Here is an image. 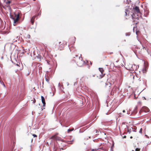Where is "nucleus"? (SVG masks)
Returning <instances> with one entry per match:
<instances>
[{
  "instance_id": "obj_1",
  "label": "nucleus",
  "mask_w": 151,
  "mask_h": 151,
  "mask_svg": "<svg viewBox=\"0 0 151 151\" xmlns=\"http://www.w3.org/2000/svg\"><path fill=\"white\" fill-rule=\"evenodd\" d=\"M73 60L76 62L78 66L81 67L85 64V62L83 60L82 58L78 55H74L73 56Z\"/></svg>"
},
{
  "instance_id": "obj_2",
  "label": "nucleus",
  "mask_w": 151,
  "mask_h": 151,
  "mask_svg": "<svg viewBox=\"0 0 151 151\" xmlns=\"http://www.w3.org/2000/svg\"><path fill=\"white\" fill-rule=\"evenodd\" d=\"M66 45V42L65 41L63 40L59 42L57 45L56 46L59 50H62Z\"/></svg>"
},
{
  "instance_id": "obj_3",
  "label": "nucleus",
  "mask_w": 151,
  "mask_h": 151,
  "mask_svg": "<svg viewBox=\"0 0 151 151\" xmlns=\"http://www.w3.org/2000/svg\"><path fill=\"white\" fill-rule=\"evenodd\" d=\"M10 17L14 20V24L17 22L19 19V14L18 13L17 14L14 13L13 15H11Z\"/></svg>"
},
{
  "instance_id": "obj_4",
  "label": "nucleus",
  "mask_w": 151,
  "mask_h": 151,
  "mask_svg": "<svg viewBox=\"0 0 151 151\" xmlns=\"http://www.w3.org/2000/svg\"><path fill=\"white\" fill-rule=\"evenodd\" d=\"M133 10L134 12L136 13L137 14L139 13L140 14V12L139 7L138 6H135V7H133Z\"/></svg>"
},
{
  "instance_id": "obj_5",
  "label": "nucleus",
  "mask_w": 151,
  "mask_h": 151,
  "mask_svg": "<svg viewBox=\"0 0 151 151\" xmlns=\"http://www.w3.org/2000/svg\"><path fill=\"white\" fill-rule=\"evenodd\" d=\"M111 86V84L109 82H107L106 83L105 87L108 91H110L111 90L110 86Z\"/></svg>"
},
{
  "instance_id": "obj_6",
  "label": "nucleus",
  "mask_w": 151,
  "mask_h": 151,
  "mask_svg": "<svg viewBox=\"0 0 151 151\" xmlns=\"http://www.w3.org/2000/svg\"><path fill=\"white\" fill-rule=\"evenodd\" d=\"M105 75V74H102L101 73L98 72L96 74V77L99 78H101L104 76Z\"/></svg>"
},
{
  "instance_id": "obj_7",
  "label": "nucleus",
  "mask_w": 151,
  "mask_h": 151,
  "mask_svg": "<svg viewBox=\"0 0 151 151\" xmlns=\"http://www.w3.org/2000/svg\"><path fill=\"white\" fill-rule=\"evenodd\" d=\"M132 16L134 22L135 21H137L136 20H138L139 19V17H136L135 16V14L134 13H133V14L132 15Z\"/></svg>"
},
{
  "instance_id": "obj_8",
  "label": "nucleus",
  "mask_w": 151,
  "mask_h": 151,
  "mask_svg": "<svg viewBox=\"0 0 151 151\" xmlns=\"http://www.w3.org/2000/svg\"><path fill=\"white\" fill-rule=\"evenodd\" d=\"M142 110L145 112H148L150 111V110L146 106L143 107Z\"/></svg>"
},
{
  "instance_id": "obj_9",
  "label": "nucleus",
  "mask_w": 151,
  "mask_h": 151,
  "mask_svg": "<svg viewBox=\"0 0 151 151\" xmlns=\"http://www.w3.org/2000/svg\"><path fill=\"white\" fill-rule=\"evenodd\" d=\"M42 101L43 104V106L44 107L45 106L46 103L45 100V99L43 96H41Z\"/></svg>"
},
{
  "instance_id": "obj_10",
  "label": "nucleus",
  "mask_w": 151,
  "mask_h": 151,
  "mask_svg": "<svg viewBox=\"0 0 151 151\" xmlns=\"http://www.w3.org/2000/svg\"><path fill=\"white\" fill-rule=\"evenodd\" d=\"M117 86H114L113 89L111 90V93H114L116 92L117 90Z\"/></svg>"
},
{
  "instance_id": "obj_11",
  "label": "nucleus",
  "mask_w": 151,
  "mask_h": 151,
  "mask_svg": "<svg viewBox=\"0 0 151 151\" xmlns=\"http://www.w3.org/2000/svg\"><path fill=\"white\" fill-rule=\"evenodd\" d=\"M99 72L101 73V74H105L104 73V70L103 68H99Z\"/></svg>"
},
{
  "instance_id": "obj_12",
  "label": "nucleus",
  "mask_w": 151,
  "mask_h": 151,
  "mask_svg": "<svg viewBox=\"0 0 151 151\" xmlns=\"http://www.w3.org/2000/svg\"><path fill=\"white\" fill-rule=\"evenodd\" d=\"M36 16H33L31 19V23L32 25H33L34 24V21H35V18Z\"/></svg>"
},
{
  "instance_id": "obj_13",
  "label": "nucleus",
  "mask_w": 151,
  "mask_h": 151,
  "mask_svg": "<svg viewBox=\"0 0 151 151\" xmlns=\"http://www.w3.org/2000/svg\"><path fill=\"white\" fill-rule=\"evenodd\" d=\"M57 135H55L52 136L50 138L52 139H54L55 140H56L57 139Z\"/></svg>"
},
{
  "instance_id": "obj_14",
  "label": "nucleus",
  "mask_w": 151,
  "mask_h": 151,
  "mask_svg": "<svg viewBox=\"0 0 151 151\" xmlns=\"http://www.w3.org/2000/svg\"><path fill=\"white\" fill-rule=\"evenodd\" d=\"M142 71L143 73H145L146 72V68H143L142 70Z\"/></svg>"
},
{
  "instance_id": "obj_15",
  "label": "nucleus",
  "mask_w": 151,
  "mask_h": 151,
  "mask_svg": "<svg viewBox=\"0 0 151 151\" xmlns=\"http://www.w3.org/2000/svg\"><path fill=\"white\" fill-rule=\"evenodd\" d=\"M96 76V74H91V75H90V77L91 78L94 77L95 76Z\"/></svg>"
},
{
  "instance_id": "obj_16",
  "label": "nucleus",
  "mask_w": 151,
  "mask_h": 151,
  "mask_svg": "<svg viewBox=\"0 0 151 151\" xmlns=\"http://www.w3.org/2000/svg\"><path fill=\"white\" fill-rule=\"evenodd\" d=\"M74 130V128H73L71 129H69L68 130V132L69 133L70 132L73 131Z\"/></svg>"
},
{
  "instance_id": "obj_17",
  "label": "nucleus",
  "mask_w": 151,
  "mask_h": 151,
  "mask_svg": "<svg viewBox=\"0 0 151 151\" xmlns=\"http://www.w3.org/2000/svg\"><path fill=\"white\" fill-rule=\"evenodd\" d=\"M73 141V140L71 141H67V143L69 144H72Z\"/></svg>"
},
{
  "instance_id": "obj_18",
  "label": "nucleus",
  "mask_w": 151,
  "mask_h": 151,
  "mask_svg": "<svg viewBox=\"0 0 151 151\" xmlns=\"http://www.w3.org/2000/svg\"><path fill=\"white\" fill-rule=\"evenodd\" d=\"M127 132L129 134H130L132 132L131 129H127Z\"/></svg>"
},
{
  "instance_id": "obj_19",
  "label": "nucleus",
  "mask_w": 151,
  "mask_h": 151,
  "mask_svg": "<svg viewBox=\"0 0 151 151\" xmlns=\"http://www.w3.org/2000/svg\"><path fill=\"white\" fill-rule=\"evenodd\" d=\"M10 2L11 1H10L8 0L6 2V3L7 4H9L10 3Z\"/></svg>"
},
{
  "instance_id": "obj_20",
  "label": "nucleus",
  "mask_w": 151,
  "mask_h": 151,
  "mask_svg": "<svg viewBox=\"0 0 151 151\" xmlns=\"http://www.w3.org/2000/svg\"><path fill=\"white\" fill-rule=\"evenodd\" d=\"M129 12V11L128 10H126L125 11V15L126 16L127 14V13Z\"/></svg>"
},
{
  "instance_id": "obj_21",
  "label": "nucleus",
  "mask_w": 151,
  "mask_h": 151,
  "mask_svg": "<svg viewBox=\"0 0 151 151\" xmlns=\"http://www.w3.org/2000/svg\"><path fill=\"white\" fill-rule=\"evenodd\" d=\"M54 151H56L57 150V148L55 147V145L54 146Z\"/></svg>"
},
{
  "instance_id": "obj_22",
  "label": "nucleus",
  "mask_w": 151,
  "mask_h": 151,
  "mask_svg": "<svg viewBox=\"0 0 151 151\" xmlns=\"http://www.w3.org/2000/svg\"><path fill=\"white\" fill-rule=\"evenodd\" d=\"M46 81L48 82H49V79L48 78H45Z\"/></svg>"
},
{
  "instance_id": "obj_23",
  "label": "nucleus",
  "mask_w": 151,
  "mask_h": 151,
  "mask_svg": "<svg viewBox=\"0 0 151 151\" xmlns=\"http://www.w3.org/2000/svg\"><path fill=\"white\" fill-rule=\"evenodd\" d=\"M142 128H141L140 130H139V132L141 133V134H142Z\"/></svg>"
},
{
  "instance_id": "obj_24",
  "label": "nucleus",
  "mask_w": 151,
  "mask_h": 151,
  "mask_svg": "<svg viewBox=\"0 0 151 151\" xmlns=\"http://www.w3.org/2000/svg\"><path fill=\"white\" fill-rule=\"evenodd\" d=\"M140 149L139 148H137L135 149V151H139Z\"/></svg>"
},
{
  "instance_id": "obj_25",
  "label": "nucleus",
  "mask_w": 151,
  "mask_h": 151,
  "mask_svg": "<svg viewBox=\"0 0 151 151\" xmlns=\"http://www.w3.org/2000/svg\"><path fill=\"white\" fill-rule=\"evenodd\" d=\"M32 136L34 137H37V136L35 134H33Z\"/></svg>"
},
{
  "instance_id": "obj_26",
  "label": "nucleus",
  "mask_w": 151,
  "mask_h": 151,
  "mask_svg": "<svg viewBox=\"0 0 151 151\" xmlns=\"http://www.w3.org/2000/svg\"><path fill=\"white\" fill-rule=\"evenodd\" d=\"M96 151V149H93L91 150L90 151Z\"/></svg>"
},
{
  "instance_id": "obj_27",
  "label": "nucleus",
  "mask_w": 151,
  "mask_h": 151,
  "mask_svg": "<svg viewBox=\"0 0 151 151\" xmlns=\"http://www.w3.org/2000/svg\"><path fill=\"white\" fill-rule=\"evenodd\" d=\"M35 101H36L35 100V99H34V100L33 101L34 103H35Z\"/></svg>"
},
{
  "instance_id": "obj_28",
  "label": "nucleus",
  "mask_w": 151,
  "mask_h": 151,
  "mask_svg": "<svg viewBox=\"0 0 151 151\" xmlns=\"http://www.w3.org/2000/svg\"><path fill=\"white\" fill-rule=\"evenodd\" d=\"M126 136H124V137H123V138H126Z\"/></svg>"
},
{
  "instance_id": "obj_29",
  "label": "nucleus",
  "mask_w": 151,
  "mask_h": 151,
  "mask_svg": "<svg viewBox=\"0 0 151 151\" xmlns=\"http://www.w3.org/2000/svg\"><path fill=\"white\" fill-rule=\"evenodd\" d=\"M125 112V110H123V112L124 113V112Z\"/></svg>"
},
{
  "instance_id": "obj_30",
  "label": "nucleus",
  "mask_w": 151,
  "mask_h": 151,
  "mask_svg": "<svg viewBox=\"0 0 151 151\" xmlns=\"http://www.w3.org/2000/svg\"><path fill=\"white\" fill-rule=\"evenodd\" d=\"M139 104H141V102H139Z\"/></svg>"
},
{
  "instance_id": "obj_31",
  "label": "nucleus",
  "mask_w": 151,
  "mask_h": 151,
  "mask_svg": "<svg viewBox=\"0 0 151 151\" xmlns=\"http://www.w3.org/2000/svg\"><path fill=\"white\" fill-rule=\"evenodd\" d=\"M113 53V52H111V53H109V54H111V53Z\"/></svg>"
},
{
  "instance_id": "obj_32",
  "label": "nucleus",
  "mask_w": 151,
  "mask_h": 151,
  "mask_svg": "<svg viewBox=\"0 0 151 151\" xmlns=\"http://www.w3.org/2000/svg\"><path fill=\"white\" fill-rule=\"evenodd\" d=\"M132 138H133V137H132V136H131V137H130V138L131 139H132Z\"/></svg>"
},
{
  "instance_id": "obj_33",
  "label": "nucleus",
  "mask_w": 151,
  "mask_h": 151,
  "mask_svg": "<svg viewBox=\"0 0 151 151\" xmlns=\"http://www.w3.org/2000/svg\"><path fill=\"white\" fill-rule=\"evenodd\" d=\"M89 138L90 139L91 138V137H89Z\"/></svg>"
},
{
  "instance_id": "obj_34",
  "label": "nucleus",
  "mask_w": 151,
  "mask_h": 151,
  "mask_svg": "<svg viewBox=\"0 0 151 151\" xmlns=\"http://www.w3.org/2000/svg\"><path fill=\"white\" fill-rule=\"evenodd\" d=\"M144 99H145V100L146 99H145V97H144Z\"/></svg>"
},
{
  "instance_id": "obj_35",
  "label": "nucleus",
  "mask_w": 151,
  "mask_h": 151,
  "mask_svg": "<svg viewBox=\"0 0 151 151\" xmlns=\"http://www.w3.org/2000/svg\"><path fill=\"white\" fill-rule=\"evenodd\" d=\"M4 87H5V85H4Z\"/></svg>"
}]
</instances>
